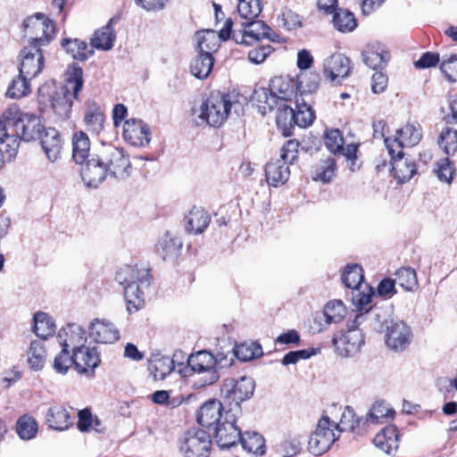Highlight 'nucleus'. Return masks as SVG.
Wrapping results in <instances>:
<instances>
[{
    "label": "nucleus",
    "instance_id": "nucleus-1",
    "mask_svg": "<svg viewBox=\"0 0 457 457\" xmlns=\"http://www.w3.org/2000/svg\"><path fill=\"white\" fill-rule=\"evenodd\" d=\"M132 172L129 156L122 148L103 145L91 154L90 159L80 169L84 183L96 188L107 177L118 180L128 179Z\"/></svg>",
    "mask_w": 457,
    "mask_h": 457
},
{
    "label": "nucleus",
    "instance_id": "nucleus-2",
    "mask_svg": "<svg viewBox=\"0 0 457 457\" xmlns=\"http://www.w3.org/2000/svg\"><path fill=\"white\" fill-rule=\"evenodd\" d=\"M45 129L40 117L22 112L16 104L9 106L0 117V133L4 137H7V135L15 137L18 147L20 140H37Z\"/></svg>",
    "mask_w": 457,
    "mask_h": 457
},
{
    "label": "nucleus",
    "instance_id": "nucleus-3",
    "mask_svg": "<svg viewBox=\"0 0 457 457\" xmlns=\"http://www.w3.org/2000/svg\"><path fill=\"white\" fill-rule=\"evenodd\" d=\"M115 280L124 287V297L129 312L144 306V290L150 286V269L144 265H124L115 275Z\"/></svg>",
    "mask_w": 457,
    "mask_h": 457
},
{
    "label": "nucleus",
    "instance_id": "nucleus-4",
    "mask_svg": "<svg viewBox=\"0 0 457 457\" xmlns=\"http://www.w3.org/2000/svg\"><path fill=\"white\" fill-rule=\"evenodd\" d=\"M83 87V70L73 65L70 68L67 84L52 96L51 105L55 115L65 120L70 118L73 100L78 98Z\"/></svg>",
    "mask_w": 457,
    "mask_h": 457
},
{
    "label": "nucleus",
    "instance_id": "nucleus-5",
    "mask_svg": "<svg viewBox=\"0 0 457 457\" xmlns=\"http://www.w3.org/2000/svg\"><path fill=\"white\" fill-rule=\"evenodd\" d=\"M232 107L229 95L213 92L202 103L199 110H193V115L197 117V126L207 124L220 127L227 120Z\"/></svg>",
    "mask_w": 457,
    "mask_h": 457
},
{
    "label": "nucleus",
    "instance_id": "nucleus-6",
    "mask_svg": "<svg viewBox=\"0 0 457 457\" xmlns=\"http://www.w3.org/2000/svg\"><path fill=\"white\" fill-rule=\"evenodd\" d=\"M296 83L282 76L274 77L270 80L269 87H259L254 90L253 99L267 104L271 111L279 104L290 101L295 95Z\"/></svg>",
    "mask_w": 457,
    "mask_h": 457
},
{
    "label": "nucleus",
    "instance_id": "nucleus-7",
    "mask_svg": "<svg viewBox=\"0 0 457 457\" xmlns=\"http://www.w3.org/2000/svg\"><path fill=\"white\" fill-rule=\"evenodd\" d=\"M22 27L27 46L32 47L47 46L55 36L54 21L41 12L27 17L22 22Z\"/></svg>",
    "mask_w": 457,
    "mask_h": 457
},
{
    "label": "nucleus",
    "instance_id": "nucleus-8",
    "mask_svg": "<svg viewBox=\"0 0 457 457\" xmlns=\"http://www.w3.org/2000/svg\"><path fill=\"white\" fill-rule=\"evenodd\" d=\"M254 389L255 382L251 377L242 376L238 379L229 378L223 381L220 395L228 411L240 413L241 403L251 399Z\"/></svg>",
    "mask_w": 457,
    "mask_h": 457
},
{
    "label": "nucleus",
    "instance_id": "nucleus-9",
    "mask_svg": "<svg viewBox=\"0 0 457 457\" xmlns=\"http://www.w3.org/2000/svg\"><path fill=\"white\" fill-rule=\"evenodd\" d=\"M299 143L295 139L287 140L280 150V159L270 161L266 164L265 175L267 182L278 187L286 183L289 178V164H292L298 156Z\"/></svg>",
    "mask_w": 457,
    "mask_h": 457
},
{
    "label": "nucleus",
    "instance_id": "nucleus-10",
    "mask_svg": "<svg viewBox=\"0 0 457 457\" xmlns=\"http://www.w3.org/2000/svg\"><path fill=\"white\" fill-rule=\"evenodd\" d=\"M211 446L210 434L200 428L187 430L179 441V453L183 457H208Z\"/></svg>",
    "mask_w": 457,
    "mask_h": 457
},
{
    "label": "nucleus",
    "instance_id": "nucleus-11",
    "mask_svg": "<svg viewBox=\"0 0 457 457\" xmlns=\"http://www.w3.org/2000/svg\"><path fill=\"white\" fill-rule=\"evenodd\" d=\"M333 428L328 416L324 415L320 419L308 442L309 451L312 454L319 456L325 453L339 437V435L336 436Z\"/></svg>",
    "mask_w": 457,
    "mask_h": 457
},
{
    "label": "nucleus",
    "instance_id": "nucleus-12",
    "mask_svg": "<svg viewBox=\"0 0 457 457\" xmlns=\"http://www.w3.org/2000/svg\"><path fill=\"white\" fill-rule=\"evenodd\" d=\"M187 361L193 371L204 375L201 378V386L212 385L220 378V373L216 369V361L212 353L205 350L199 351L189 355Z\"/></svg>",
    "mask_w": 457,
    "mask_h": 457
},
{
    "label": "nucleus",
    "instance_id": "nucleus-13",
    "mask_svg": "<svg viewBox=\"0 0 457 457\" xmlns=\"http://www.w3.org/2000/svg\"><path fill=\"white\" fill-rule=\"evenodd\" d=\"M412 337L411 327L403 320H390L385 329L386 345L395 353L405 351L410 346Z\"/></svg>",
    "mask_w": 457,
    "mask_h": 457
},
{
    "label": "nucleus",
    "instance_id": "nucleus-14",
    "mask_svg": "<svg viewBox=\"0 0 457 457\" xmlns=\"http://www.w3.org/2000/svg\"><path fill=\"white\" fill-rule=\"evenodd\" d=\"M347 330L339 337L332 339L337 353L342 357L355 355L364 345V335L360 326H353V320L347 324Z\"/></svg>",
    "mask_w": 457,
    "mask_h": 457
},
{
    "label": "nucleus",
    "instance_id": "nucleus-15",
    "mask_svg": "<svg viewBox=\"0 0 457 457\" xmlns=\"http://www.w3.org/2000/svg\"><path fill=\"white\" fill-rule=\"evenodd\" d=\"M421 128L420 124L408 123L403 128L396 130L394 138H385V145L389 154H402L404 147H411L416 145L421 139Z\"/></svg>",
    "mask_w": 457,
    "mask_h": 457
},
{
    "label": "nucleus",
    "instance_id": "nucleus-16",
    "mask_svg": "<svg viewBox=\"0 0 457 457\" xmlns=\"http://www.w3.org/2000/svg\"><path fill=\"white\" fill-rule=\"evenodd\" d=\"M237 414L227 410L224 419L214 427V437L220 448H230L239 441L242 431L237 425Z\"/></svg>",
    "mask_w": 457,
    "mask_h": 457
},
{
    "label": "nucleus",
    "instance_id": "nucleus-17",
    "mask_svg": "<svg viewBox=\"0 0 457 457\" xmlns=\"http://www.w3.org/2000/svg\"><path fill=\"white\" fill-rule=\"evenodd\" d=\"M20 56L21 58L19 71L29 78L37 77L44 67L43 48L25 46L21 50Z\"/></svg>",
    "mask_w": 457,
    "mask_h": 457
},
{
    "label": "nucleus",
    "instance_id": "nucleus-18",
    "mask_svg": "<svg viewBox=\"0 0 457 457\" xmlns=\"http://www.w3.org/2000/svg\"><path fill=\"white\" fill-rule=\"evenodd\" d=\"M74 369L81 375L92 376L100 364V354L96 347L82 346L73 352Z\"/></svg>",
    "mask_w": 457,
    "mask_h": 457
},
{
    "label": "nucleus",
    "instance_id": "nucleus-19",
    "mask_svg": "<svg viewBox=\"0 0 457 457\" xmlns=\"http://www.w3.org/2000/svg\"><path fill=\"white\" fill-rule=\"evenodd\" d=\"M150 128L142 120L130 119L123 125V137L135 146H145L150 143Z\"/></svg>",
    "mask_w": 457,
    "mask_h": 457
},
{
    "label": "nucleus",
    "instance_id": "nucleus-20",
    "mask_svg": "<svg viewBox=\"0 0 457 457\" xmlns=\"http://www.w3.org/2000/svg\"><path fill=\"white\" fill-rule=\"evenodd\" d=\"M89 337L98 344H113L120 338L117 327L107 320L95 319L91 321Z\"/></svg>",
    "mask_w": 457,
    "mask_h": 457
},
{
    "label": "nucleus",
    "instance_id": "nucleus-21",
    "mask_svg": "<svg viewBox=\"0 0 457 457\" xmlns=\"http://www.w3.org/2000/svg\"><path fill=\"white\" fill-rule=\"evenodd\" d=\"M57 338L62 347L68 348L71 352H74L85 345L87 334L81 325L69 323L58 332Z\"/></svg>",
    "mask_w": 457,
    "mask_h": 457
},
{
    "label": "nucleus",
    "instance_id": "nucleus-22",
    "mask_svg": "<svg viewBox=\"0 0 457 457\" xmlns=\"http://www.w3.org/2000/svg\"><path fill=\"white\" fill-rule=\"evenodd\" d=\"M345 307L342 301L337 300L328 302L324 308L322 313L316 314L314 317V324L317 327H312L318 332L326 329L330 324L339 323L345 315Z\"/></svg>",
    "mask_w": 457,
    "mask_h": 457
},
{
    "label": "nucleus",
    "instance_id": "nucleus-23",
    "mask_svg": "<svg viewBox=\"0 0 457 457\" xmlns=\"http://www.w3.org/2000/svg\"><path fill=\"white\" fill-rule=\"evenodd\" d=\"M223 403L219 400L212 399L204 403L197 415V422L207 428L216 427L223 419Z\"/></svg>",
    "mask_w": 457,
    "mask_h": 457
},
{
    "label": "nucleus",
    "instance_id": "nucleus-24",
    "mask_svg": "<svg viewBox=\"0 0 457 457\" xmlns=\"http://www.w3.org/2000/svg\"><path fill=\"white\" fill-rule=\"evenodd\" d=\"M392 162V171L398 183L403 184L409 181L416 174V164L413 160L405 158L403 152L390 154Z\"/></svg>",
    "mask_w": 457,
    "mask_h": 457
},
{
    "label": "nucleus",
    "instance_id": "nucleus-25",
    "mask_svg": "<svg viewBox=\"0 0 457 457\" xmlns=\"http://www.w3.org/2000/svg\"><path fill=\"white\" fill-rule=\"evenodd\" d=\"M389 320L386 319V313L378 308H370L364 312L356 314L353 320V326L366 325L376 331H384Z\"/></svg>",
    "mask_w": 457,
    "mask_h": 457
},
{
    "label": "nucleus",
    "instance_id": "nucleus-26",
    "mask_svg": "<svg viewBox=\"0 0 457 457\" xmlns=\"http://www.w3.org/2000/svg\"><path fill=\"white\" fill-rule=\"evenodd\" d=\"M363 62L373 70L382 69L388 61V53L384 45L374 42L368 44L361 52Z\"/></svg>",
    "mask_w": 457,
    "mask_h": 457
},
{
    "label": "nucleus",
    "instance_id": "nucleus-27",
    "mask_svg": "<svg viewBox=\"0 0 457 457\" xmlns=\"http://www.w3.org/2000/svg\"><path fill=\"white\" fill-rule=\"evenodd\" d=\"M351 61L342 54H335L326 60L324 63V73L334 81L337 78H345L351 71Z\"/></svg>",
    "mask_w": 457,
    "mask_h": 457
},
{
    "label": "nucleus",
    "instance_id": "nucleus-28",
    "mask_svg": "<svg viewBox=\"0 0 457 457\" xmlns=\"http://www.w3.org/2000/svg\"><path fill=\"white\" fill-rule=\"evenodd\" d=\"M148 370L154 380H163L175 369V361L161 353H152L148 360Z\"/></svg>",
    "mask_w": 457,
    "mask_h": 457
},
{
    "label": "nucleus",
    "instance_id": "nucleus-29",
    "mask_svg": "<svg viewBox=\"0 0 457 457\" xmlns=\"http://www.w3.org/2000/svg\"><path fill=\"white\" fill-rule=\"evenodd\" d=\"M373 443L381 451L387 454H392L399 447V434L397 428L394 425L386 426L378 432Z\"/></svg>",
    "mask_w": 457,
    "mask_h": 457
},
{
    "label": "nucleus",
    "instance_id": "nucleus-30",
    "mask_svg": "<svg viewBox=\"0 0 457 457\" xmlns=\"http://www.w3.org/2000/svg\"><path fill=\"white\" fill-rule=\"evenodd\" d=\"M38 139L48 160L56 161L62 147L59 132L54 128L45 129Z\"/></svg>",
    "mask_w": 457,
    "mask_h": 457
},
{
    "label": "nucleus",
    "instance_id": "nucleus-31",
    "mask_svg": "<svg viewBox=\"0 0 457 457\" xmlns=\"http://www.w3.org/2000/svg\"><path fill=\"white\" fill-rule=\"evenodd\" d=\"M182 245L179 237L166 232L157 243V252L163 260H174L179 256Z\"/></svg>",
    "mask_w": 457,
    "mask_h": 457
},
{
    "label": "nucleus",
    "instance_id": "nucleus-32",
    "mask_svg": "<svg viewBox=\"0 0 457 457\" xmlns=\"http://www.w3.org/2000/svg\"><path fill=\"white\" fill-rule=\"evenodd\" d=\"M45 419L48 427L54 430L62 431L68 429L72 425L68 411L61 405L49 407L46 412Z\"/></svg>",
    "mask_w": 457,
    "mask_h": 457
},
{
    "label": "nucleus",
    "instance_id": "nucleus-33",
    "mask_svg": "<svg viewBox=\"0 0 457 457\" xmlns=\"http://www.w3.org/2000/svg\"><path fill=\"white\" fill-rule=\"evenodd\" d=\"M84 122L87 129L92 133L99 134L104 129V115L95 101L87 102Z\"/></svg>",
    "mask_w": 457,
    "mask_h": 457
},
{
    "label": "nucleus",
    "instance_id": "nucleus-34",
    "mask_svg": "<svg viewBox=\"0 0 457 457\" xmlns=\"http://www.w3.org/2000/svg\"><path fill=\"white\" fill-rule=\"evenodd\" d=\"M114 18H112L108 23L100 29L95 31L91 38V47L99 50L107 51L112 48L116 35L112 27Z\"/></svg>",
    "mask_w": 457,
    "mask_h": 457
},
{
    "label": "nucleus",
    "instance_id": "nucleus-35",
    "mask_svg": "<svg viewBox=\"0 0 457 457\" xmlns=\"http://www.w3.org/2000/svg\"><path fill=\"white\" fill-rule=\"evenodd\" d=\"M90 141L87 135L83 131H78L72 137V158L74 161L84 166L85 162L90 159Z\"/></svg>",
    "mask_w": 457,
    "mask_h": 457
},
{
    "label": "nucleus",
    "instance_id": "nucleus-36",
    "mask_svg": "<svg viewBox=\"0 0 457 457\" xmlns=\"http://www.w3.org/2000/svg\"><path fill=\"white\" fill-rule=\"evenodd\" d=\"M242 26H245V33L248 35V38L253 43L259 41L262 38H268L271 41H276V33L260 20H249L242 22Z\"/></svg>",
    "mask_w": 457,
    "mask_h": 457
},
{
    "label": "nucleus",
    "instance_id": "nucleus-37",
    "mask_svg": "<svg viewBox=\"0 0 457 457\" xmlns=\"http://www.w3.org/2000/svg\"><path fill=\"white\" fill-rule=\"evenodd\" d=\"M61 45L74 60L84 62L94 54L92 47L79 38H63Z\"/></svg>",
    "mask_w": 457,
    "mask_h": 457
},
{
    "label": "nucleus",
    "instance_id": "nucleus-38",
    "mask_svg": "<svg viewBox=\"0 0 457 457\" xmlns=\"http://www.w3.org/2000/svg\"><path fill=\"white\" fill-rule=\"evenodd\" d=\"M56 326L47 313L37 312L33 315V332L41 339H47L55 333Z\"/></svg>",
    "mask_w": 457,
    "mask_h": 457
},
{
    "label": "nucleus",
    "instance_id": "nucleus-39",
    "mask_svg": "<svg viewBox=\"0 0 457 457\" xmlns=\"http://www.w3.org/2000/svg\"><path fill=\"white\" fill-rule=\"evenodd\" d=\"M212 54L199 53L190 62V72L199 79H206L213 67Z\"/></svg>",
    "mask_w": 457,
    "mask_h": 457
},
{
    "label": "nucleus",
    "instance_id": "nucleus-40",
    "mask_svg": "<svg viewBox=\"0 0 457 457\" xmlns=\"http://www.w3.org/2000/svg\"><path fill=\"white\" fill-rule=\"evenodd\" d=\"M187 231L193 234L202 233L209 225L210 216L200 208L194 207L187 216Z\"/></svg>",
    "mask_w": 457,
    "mask_h": 457
},
{
    "label": "nucleus",
    "instance_id": "nucleus-41",
    "mask_svg": "<svg viewBox=\"0 0 457 457\" xmlns=\"http://www.w3.org/2000/svg\"><path fill=\"white\" fill-rule=\"evenodd\" d=\"M195 38L199 53L212 54L220 46L217 33L212 29L197 31L195 35Z\"/></svg>",
    "mask_w": 457,
    "mask_h": 457
},
{
    "label": "nucleus",
    "instance_id": "nucleus-42",
    "mask_svg": "<svg viewBox=\"0 0 457 457\" xmlns=\"http://www.w3.org/2000/svg\"><path fill=\"white\" fill-rule=\"evenodd\" d=\"M395 411L386 405L385 402L378 401L370 409L366 415V422L370 424H381L394 419Z\"/></svg>",
    "mask_w": 457,
    "mask_h": 457
},
{
    "label": "nucleus",
    "instance_id": "nucleus-43",
    "mask_svg": "<svg viewBox=\"0 0 457 457\" xmlns=\"http://www.w3.org/2000/svg\"><path fill=\"white\" fill-rule=\"evenodd\" d=\"M46 351L42 342L33 340L28 350V363L33 370H41L46 363Z\"/></svg>",
    "mask_w": 457,
    "mask_h": 457
},
{
    "label": "nucleus",
    "instance_id": "nucleus-44",
    "mask_svg": "<svg viewBox=\"0 0 457 457\" xmlns=\"http://www.w3.org/2000/svg\"><path fill=\"white\" fill-rule=\"evenodd\" d=\"M276 122L284 137L292 135V128L295 124L294 109L284 104H279Z\"/></svg>",
    "mask_w": 457,
    "mask_h": 457
},
{
    "label": "nucleus",
    "instance_id": "nucleus-45",
    "mask_svg": "<svg viewBox=\"0 0 457 457\" xmlns=\"http://www.w3.org/2000/svg\"><path fill=\"white\" fill-rule=\"evenodd\" d=\"M333 25L336 29L343 33L353 31L357 27L354 14L345 9H337L333 15Z\"/></svg>",
    "mask_w": 457,
    "mask_h": 457
},
{
    "label": "nucleus",
    "instance_id": "nucleus-46",
    "mask_svg": "<svg viewBox=\"0 0 457 457\" xmlns=\"http://www.w3.org/2000/svg\"><path fill=\"white\" fill-rule=\"evenodd\" d=\"M242 447L249 452L255 454L262 455L264 453V439L259 433L256 432H241L239 441Z\"/></svg>",
    "mask_w": 457,
    "mask_h": 457
},
{
    "label": "nucleus",
    "instance_id": "nucleus-47",
    "mask_svg": "<svg viewBox=\"0 0 457 457\" xmlns=\"http://www.w3.org/2000/svg\"><path fill=\"white\" fill-rule=\"evenodd\" d=\"M364 279L362 268L358 264H349L345 267L342 275L343 283L346 287L358 291Z\"/></svg>",
    "mask_w": 457,
    "mask_h": 457
},
{
    "label": "nucleus",
    "instance_id": "nucleus-48",
    "mask_svg": "<svg viewBox=\"0 0 457 457\" xmlns=\"http://www.w3.org/2000/svg\"><path fill=\"white\" fill-rule=\"evenodd\" d=\"M395 281L396 285L405 291H414L418 288L419 283L416 271L410 267H403L395 271Z\"/></svg>",
    "mask_w": 457,
    "mask_h": 457
},
{
    "label": "nucleus",
    "instance_id": "nucleus-49",
    "mask_svg": "<svg viewBox=\"0 0 457 457\" xmlns=\"http://www.w3.org/2000/svg\"><path fill=\"white\" fill-rule=\"evenodd\" d=\"M336 161L333 157H328L320 160L314 167L312 179L325 183L329 182L335 175Z\"/></svg>",
    "mask_w": 457,
    "mask_h": 457
},
{
    "label": "nucleus",
    "instance_id": "nucleus-50",
    "mask_svg": "<svg viewBox=\"0 0 457 457\" xmlns=\"http://www.w3.org/2000/svg\"><path fill=\"white\" fill-rule=\"evenodd\" d=\"M32 78L25 76V74H21L20 72L19 75L10 83L6 96L11 98H21L28 96L30 93V85L29 81Z\"/></svg>",
    "mask_w": 457,
    "mask_h": 457
},
{
    "label": "nucleus",
    "instance_id": "nucleus-51",
    "mask_svg": "<svg viewBox=\"0 0 457 457\" xmlns=\"http://www.w3.org/2000/svg\"><path fill=\"white\" fill-rule=\"evenodd\" d=\"M231 355L242 361H248L262 355V348L255 342L242 343L233 349Z\"/></svg>",
    "mask_w": 457,
    "mask_h": 457
},
{
    "label": "nucleus",
    "instance_id": "nucleus-52",
    "mask_svg": "<svg viewBox=\"0 0 457 457\" xmlns=\"http://www.w3.org/2000/svg\"><path fill=\"white\" fill-rule=\"evenodd\" d=\"M437 143L446 155H453L457 152V129L452 128L443 129L438 137Z\"/></svg>",
    "mask_w": 457,
    "mask_h": 457
},
{
    "label": "nucleus",
    "instance_id": "nucleus-53",
    "mask_svg": "<svg viewBox=\"0 0 457 457\" xmlns=\"http://www.w3.org/2000/svg\"><path fill=\"white\" fill-rule=\"evenodd\" d=\"M18 154V145L15 137L0 133V170L5 162H11Z\"/></svg>",
    "mask_w": 457,
    "mask_h": 457
},
{
    "label": "nucleus",
    "instance_id": "nucleus-54",
    "mask_svg": "<svg viewBox=\"0 0 457 457\" xmlns=\"http://www.w3.org/2000/svg\"><path fill=\"white\" fill-rule=\"evenodd\" d=\"M295 124L300 128H306L312 124L315 115L312 107L298 99L295 102V109H294Z\"/></svg>",
    "mask_w": 457,
    "mask_h": 457
},
{
    "label": "nucleus",
    "instance_id": "nucleus-55",
    "mask_svg": "<svg viewBox=\"0 0 457 457\" xmlns=\"http://www.w3.org/2000/svg\"><path fill=\"white\" fill-rule=\"evenodd\" d=\"M237 1V12L239 16L245 21L256 19L262 11V0Z\"/></svg>",
    "mask_w": 457,
    "mask_h": 457
},
{
    "label": "nucleus",
    "instance_id": "nucleus-56",
    "mask_svg": "<svg viewBox=\"0 0 457 457\" xmlns=\"http://www.w3.org/2000/svg\"><path fill=\"white\" fill-rule=\"evenodd\" d=\"M16 431L22 440L32 439L37 432V423L30 416H21L17 421Z\"/></svg>",
    "mask_w": 457,
    "mask_h": 457
},
{
    "label": "nucleus",
    "instance_id": "nucleus-57",
    "mask_svg": "<svg viewBox=\"0 0 457 457\" xmlns=\"http://www.w3.org/2000/svg\"><path fill=\"white\" fill-rule=\"evenodd\" d=\"M359 422L360 420L355 415L353 409L350 406H345L339 423L332 422V425L339 432L346 430L353 431L355 428L358 427Z\"/></svg>",
    "mask_w": 457,
    "mask_h": 457
},
{
    "label": "nucleus",
    "instance_id": "nucleus-58",
    "mask_svg": "<svg viewBox=\"0 0 457 457\" xmlns=\"http://www.w3.org/2000/svg\"><path fill=\"white\" fill-rule=\"evenodd\" d=\"M73 360V353L71 354V350L62 347L54 360L53 368L55 372L65 375L71 367H74Z\"/></svg>",
    "mask_w": 457,
    "mask_h": 457
},
{
    "label": "nucleus",
    "instance_id": "nucleus-59",
    "mask_svg": "<svg viewBox=\"0 0 457 457\" xmlns=\"http://www.w3.org/2000/svg\"><path fill=\"white\" fill-rule=\"evenodd\" d=\"M320 80V74L318 72H304L298 76L296 87L303 93H313L318 89Z\"/></svg>",
    "mask_w": 457,
    "mask_h": 457
},
{
    "label": "nucleus",
    "instance_id": "nucleus-60",
    "mask_svg": "<svg viewBox=\"0 0 457 457\" xmlns=\"http://www.w3.org/2000/svg\"><path fill=\"white\" fill-rule=\"evenodd\" d=\"M278 19L279 26L286 30H293L302 27L301 16L289 8H284Z\"/></svg>",
    "mask_w": 457,
    "mask_h": 457
},
{
    "label": "nucleus",
    "instance_id": "nucleus-61",
    "mask_svg": "<svg viewBox=\"0 0 457 457\" xmlns=\"http://www.w3.org/2000/svg\"><path fill=\"white\" fill-rule=\"evenodd\" d=\"M435 172L440 181L450 184L455 174L453 162L448 157L439 160L436 162Z\"/></svg>",
    "mask_w": 457,
    "mask_h": 457
},
{
    "label": "nucleus",
    "instance_id": "nucleus-62",
    "mask_svg": "<svg viewBox=\"0 0 457 457\" xmlns=\"http://www.w3.org/2000/svg\"><path fill=\"white\" fill-rule=\"evenodd\" d=\"M316 353L317 350L314 348L291 351L284 355L281 362L285 366L295 364L298 361L309 359Z\"/></svg>",
    "mask_w": 457,
    "mask_h": 457
},
{
    "label": "nucleus",
    "instance_id": "nucleus-63",
    "mask_svg": "<svg viewBox=\"0 0 457 457\" xmlns=\"http://www.w3.org/2000/svg\"><path fill=\"white\" fill-rule=\"evenodd\" d=\"M440 70L448 81H457V54H453L447 59H443Z\"/></svg>",
    "mask_w": 457,
    "mask_h": 457
},
{
    "label": "nucleus",
    "instance_id": "nucleus-64",
    "mask_svg": "<svg viewBox=\"0 0 457 457\" xmlns=\"http://www.w3.org/2000/svg\"><path fill=\"white\" fill-rule=\"evenodd\" d=\"M326 147L333 154H337L343 148L344 140L339 129L328 131L324 137Z\"/></svg>",
    "mask_w": 457,
    "mask_h": 457
}]
</instances>
